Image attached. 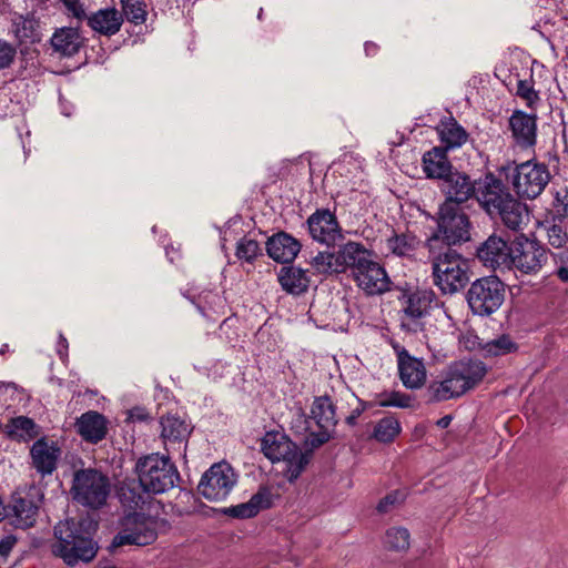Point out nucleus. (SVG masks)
Masks as SVG:
<instances>
[{
	"mask_svg": "<svg viewBox=\"0 0 568 568\" xmlns=\"http://www.w3.org/2000/svg\"><path fill=\"white\" fill-rule=\"evenodd\" d=\"M12 32L21 43H36L41 40L40 22L32 14L14 16Z\"/></svg>",
	"mask_w": 568,
	"mask_h": 568,
	"instance_id": "obj_33",
	"label": "nucleus"
},
{
	"mask_svg": "<svg viewBox=\"0 0 568 568\" xmlns=\"http://www.w3.org/2000/svg\"><path fill=\"white\" fill-rule=\"evenodd\" d=\"M310 235L318 243L334 246L342 237V230L334 213L328 209H318L306 221Z\"/></svg>",
	"mask_w": 568,
	"mask_h": 568,
	"instance_id": "obj_14",
	"label": "nucleus"
},
{
	"mask_svg": "<svg viewBox=\"0 0 568 568\" xmlns=\"http://www.w3.org/2000/svg\"><path fill=\"white\" fill-rule=\"evenodd\" d=\"M364 404H365V410L369 409V408H373L375 406H378L377 405V400H364Z\"/></svg>",
	"mask_w": 568,
	"mask_h": 568,
	"instance_id": "obj_64",
	"label": "nucleus"
},
{
	"mask_svg": "<svg viewBox=\"0 0 568 568\" xmlns=\"http://www.w3.org/2000/svg\"><path fill=\"white\" fill-rule=\"evenodd\" d=\"M540 227L546 231L547 241L550 246L556 250L566 247L568 242L567 224L559 222L556 216L546 213L545 220L540 223Z\"/></svg>",
	"mask_w": 568,
	"mask_h": 568,
	"instance_id": "obj_37",
	"label": "nucleus"
},
{
	"mask_svg": "<svg viewBox=\"0 0 568 568\" xmlns=\"http://www.w3.org/2000/svg\"><path fill=\"white\" fill-rule=\"evenodd\" d=\"M487 371L486 364L480 359L467 358L452 363L446 373L463 396L484 379Z\"/></svg>",
	"mask_w": 568,
	"mask_h": 568,
	"instance_id": "obj_13",
	"label": "nucleus"
},
{
	"mask_svg": "<svg viewBox=\"0 0 568 568\" xmlns=\"http://www.w3.org/2000/svg\"><path fill=\"white\" fill-rule=\"evenodd\" d=\"M123 23V14L115 8H104L92 12L88 17V26L101 36L112 37L116 34Z\"/></svg>",
	"mask_w": 568,
	"mask_h": 568,
	"instance_id": "obj_24",
	"label": "nucleus"
},
{
	"mask_svg": "<svg viewBox=\"0 0 568 568\" xmlns=\"http://www.w3.org/2000/svg\"><path fill=\"white\" fill-rule=\"evenodd\" d=\"M16 57V49L4 42L0 41V69H6L11 65Z\"/></svg>",
	"mask_w": 568,
	"mask_h": 568,
	"instance_id": "obj_52",
	"label": "nucleus"
},
{
	"mask_svg": "<svg viewBox=\"0 0 568 568\" xmlns=\"http://www.w3.org/2000/svg\"><path fill=\"white\" fill-rule=\"evenodd\" d=\"M335 253L339 273L351 268L353 276L355 272L365 267L366 262L371 258V252L363 244L353 241L342 245Z\"/></svg>",
	"mask_w": 568,
	"mask_h": 568,
	"instance_id": "obj_23",
	"label": "nucleus"
},
{
	"mask_svg": "<svg viewBox=\"0 0 568 568\" xmlns=\"http://www.w3.org/2000/svg\"><path fill=\"white\" fill-rule=\"evenodd\" d=\"M158 519L141 513L126 516L123 528L113 537L110 550L134 545L139 547L153 544L158 538Z\"/></svg>",
	"mask_w": 568,
	"mask_h": 568,
	"instance_id": "obj_11",
	"label": "nucleus"
},
{
	"mask_svg": "<svg viewBox=\"0 0 568 568\" xmlns=\"http://www.w3.org/2000/svg\"><path fill=\"white\" fill-rule=\"evenodd\" d=\"M134 470L140 486L146 494H163L180 480L179 470L171 458L158 453L140 457Z\"/></svg>",
	"mask_w": 568,
	"mask_h": 568,
	"instance_id": "obj_5",
	"label": "nucleus"
},
{
	"mask_svg": "<svg viewBox=\"0 0 568 568\" xmlns=\"http://www.w3.org/2000/svg\"><path fill=\"white\" fill-rule=\"evenodd\" d=\"M402 426L397 418L394 416H386L379 419L372 434V437L378 443L388 444L400 434Z\"/></svg>",
	"mask_w": 568,
	"mask_h": 568,
	"instance_id": "obj_41",
	"label": "nucleus"
},
{
	"mask_svg": "<svg viewBox=\"0 0 568 568\" xmlns=\"http://www.w3.org/2000/svg\"><path fill=\"white\" fill-rule=\"evenodd\" d=\"M6 433L11 439L27 443L38 437L40 427L30 417L17 416L6 425Z\"/></svg>",
	"mask_w": 568,
	"mask_h": 568,
	"instance_id": "obj_34",
	"label": "nucleus"
},
{
	"mask_svg": "<svg viewBox=\"0 0 568 568\" xmlns=\"http://www.w3.org/2000/svg\"><path fill=\"white\" fill-rule=\"evenodd\" d=\"M261 450L272 463H283L282 475L290 483H294L310 463L308 454L283 432H266L261 439Z\"/></svg>",
	"mask_w": 568,
	"mask_h": 568,
	"instance_id": "obj_3",
	"label": "nucleus"
},
{
	"mask_svg": "<svg viewBox=\"0 0 568 568\" xmlns=\"http://www.w3.org/2000/svg\"><path fill=\"white\" fill-rule=\"evenodd\" d=\"M436 224V231L426 241V246L430 254H435L436 250H440V244L447 248L470 240L471 223L462 207H454L450 203H443L437 212Z\"/></svg>",
	"mask_w": 568,
	"mask_h": 568,
	"instance_id": "obj_4",
	"label": "nucleus"
},
{
	"mask_svg": "<svg viewBox=\"0 0 568 568\" xmlns=\"http://www.w3.org/2000/svg\"><path fill=\"white\" fill-rule=\"evenodd\" d=\"M353 277L367 295H382L390 290L392 281L385 268L372 258Z\"/></svg>",
	"mask_w": 568,
	"mask_h": 568,
	"instance_id": "obj_16",
	"label": "nucleus"
},
{
	"mask_svg": "<svg viewBox=\"0 0 568 568\" xmlns=\"http://www.w3.org/2000/svg\"><path fill=\"white\" fill-rule=\"evenodd\" d=\"M392 347L393 349L395 351L396 355H397V363L399 364L400 361H404V354L405 355H409V353L406 351V348L404 346H402L399 343L397 342H392Z\"/></svg>",
	"mask_w": 568,
	"mask_h": 568,
	"instance_id": "obj_61",
	"label": "nucleus"
},
{
	"mask_svg": "<svg viewBox=\"0 0 568 568\" xmlns=\"http://www.w3.org/2000/svg\"><path fill=\"white\" fill-rule=\"evenodd\" d=\"M499 173L505 175V178H542L544 174L549 178L547 168L532 163V161H526L520 164L508 162L500 166Z\"/></svg>",
	"mask_w": 568,
	"mask_h": 568,
	"instance_id": "obj_38",
	"label": "nucleus"
},
{
	"mask_svg": "<svg viewBox=\"0 0 568 568\" xmlns=\"http://www.w3.org/2000/svg\"><path fill=\"white\" fill-rule=\"evenodd\" d=\"M423 169L426 178H452L453 165L446 149L434 146L423 155Z\"/></svg>",
	"mask_w": 568,
	"mask_h": 568,
	"instance_id": "obj_29",
	"label": "nucleus"
},
{
	"mask_svg": "<svg viewBox=\"0 0 568 568\" xmlns=\"http://www.w3.org/2000/svg\"><path fill=\"white\" fill-rule=\"evenodd\" d=\"M440 190L446 194L444 203H450L454 207H460L462 203L478 194L471 180H442Z\"/></svg>",
	"mask_w": 568,
	"mask_h": 568,
	"instance_id": "obj_31",
	"label": "nucleus"
},
{
	"mask_svg": "<svg viewBox=\"0 0 568 568\" xmlns=\"http://www.w3.org/2000/svg\"><path fill=\"white\" fill-rule=\"evenodd\" d=\"M365 52L367 55H373L377 52V45L373 42L365 43Z\"/></svg>",
	"mask_w": 568,
	"mask_h": 568,
	"instance_id": "obj_63",
	"label": "nucleus"
},
{
	"mask_svg": "<svg viewBox=\"0 0 568 568\" xmlns=\"http://www.w3.org/2000/svg\"><path fill=\"white\" fill-rule=\"evenodd\" d=\"M273 506V494L270 487L261 486L246 503L225 507L222 514L232 518L248 519L255 517L261 510Z\"/></svg>",
	"mask_w": 568,
	"mask_h": 568,
	"instance_id": "obj_19",
	"label": "nucleus"
},
{
	"mask_svg": "<svg viewBox=\"0 0 568 568\" xmlns=\"http://www.w3.org/2000/svg\"><path fill=\"white\" fill-rule=\"evenodd\" d=\"M83 37L77 28L62 27L50 39L53 51L61 57L75 55L83 45Z\"/></svg>",
	"mask_w": 568,
	"mask_h": 568,
	"instance_id": "obj_27",
	"label": "nucleus"
},
{
	"mask_svg": "<svg viewBox=\"0 0 568 568\" xmlns=\"http://www.w3.org/2000/svg\"><path fill=\"white\" fill-rule=\"evenodd\" d=\"M40 500L36 498V491H16L12 495V517L17 528L28 529L32 527L38 517Z\"/></svg>",
	"mask_w": 568,
	"mask_h": 568,
	"instance_id": "obj_17",
	"label": "nucleus"
},
{
	"mask_svg": "<svg viewBox=\"0 0 568 568\" xmlns=\"http://www.w3.org/2000/svg\"><path fill=\"white\" fill-rule=\"evenodd\" d=\"M149 419H151V416L145 407L134 406L128 410L129 422H146Z\"/></svg>",
	"mask_w": 568,
	"mask_h": 568,
	"instance_id": "obj_56",
	"label": "nucleus"
},
{
	"mask_svg": "<svg viewBox=\"0 0 568 568\" xmlns=\"http://www.w3.org/2000/svg\"><path fill=\"white\" fill-rule=\"evenodd\" d=\"M63 2L69 13L72 14V17H74L78 20L88 21L89 14H87L83 3H81L79 0H64Z\"/></svg>",
	"mask_w": 568,
	"mask_h": 568,
	"instance_id": "obj_53",
	"label": "nucleus"
},
{
	"mask_svg": "<svg viewBox=\"0 0 568 568\" xmlns=\"http://www.w3.org/2000/svg\"><path fill=\"white\" fill-rule=\"evenodd\" d=\"M357 405L352 409L351 414L345 418V423L349 427L357 425L358 417L365 412L364 400L353 394Z\"/></svg>",
	"mask_w": 568,
	"mask_h": 568,
	"instance_id": "obj_54",
	"label": "nucleus"
},
{
	"mask_svg": "<svg viewBox=\"0 0 568 568\" xmlns=\"http://www.w3.org/2000/svg\"><path fill=\"white\" fill-rule=\"evenodd\" d=\"M404 361L398 364L399 378L409 389L420 388L426 381V369L423 359L404 354Z\"/></svg>",
	"mask_w": 568,
	"mask_h": 568,
	"instance_id": "obj_30",
	"label": "nucleus"
},
{
	"mask_svg": "<svg viewBox=\"0 0 568 568\" xmlns=\"http://www.w3.org/2000/svg\"><path fill=\"white\" fill-rule=\"evenodd\" d=\"M476 256L486 267L509 270L510 242L494 233L477 247Z\"/></svg>",
	"mask_w": 568,
	"mask_h": 568,
	"instance_id": "obj_15",
	"label": "nucleus"
},
{
	"mask_svg": "<svg viewBox=\"0 0 568 568\" xmlns=\"http://www.w3.org/2000/svg\"><path fill=\"white\" fill-rule=\"evenodd\" d=\"M267 255L281 264L292 263L302 248V244L291 234L281 231L270 236L265 243Z\"/></svg>",
	"mask_w": 568,
	"mask_h": 568,
	"instance_id": "obj_20",
	"label": "nucleus"
},
{
	"mask_svg": "<svg viewBox=\"0 0 568 568\" xmlns=\"http://www.w3.org/2000/svg\"><path fill=\"white\" fill-rule=\"evenodd\" d=\"M436 132L446 151L460 148L468 139L467 131L452 115L440 119Z\"/></svg>",
	"mask_w": 568,
	"mask_h": 568,
	"instance_id": "obj_28",
	"label": "nucleus"
},
{
	"mask_svg": "<svg viewBox=\"0 0 568 568\" xmlns=\"http://www.w3.org/2000/svg\"><path fill=\"white\" fill-rule=\"evenodd\" d=\"M402 304L400 328L407 333L425 329V318L430 315L437 295L432 288H405L398 296Z\"/></svg>",
	"mask_w": 568,
	"mask_h": 568,
	"instance_id": "obj_9",
	"label": "nucleus"
},
{
	"mask_svg": "<svg viewBox=\"0 0 568 568\" xmlns=\"http://www.w3.org/2000/svg\"><path fill=\"white\" fill-rule=\"evenodd\" d=\"M332 430L329 428H318L317 432H310L304 439V453H307L311 458L314 449L320 448L333 438Z\"/></svg>",
	"mask_w": 568,
	"mask_h": 568,
	"instance_id": "obj_49",
	"label": "nucleus"
},
{
	"mask_svg": "<svg viewBox=\"0 0 568 568\" xmlns=\"http://www.w3.org/2000/svg\"><path fill=\"white\" fill-rule=\"evenodd\" d=\"M311 418L318 428H329L334 430L338 424V417L336 406L331 396L323 395L314 398L311 407Z\"/></svg>",
	"mask_w": 568,
	"mask_h": 568,
	"instance_id": "obj_32",
	"label": "nucleus"
},
{
	"mask_svg": "<svg viewBox=\"0 0 568 568\" xmlns=\"http://www.w3.org/2000/svg\"><path fill=\"white\" fill-rule=\"evenodd\" d=\"M427 396L429 403H439L462 396L459 390L454 386L453 381L445 374L443 381H433L427 387Z\"/></svg>",
	"mask_w": 568,
	"mask_h": 568,
	"instance_id": "obj_39",
	"label": "nucleus"
},
{
	"mask_svg": "<svg viewBox=\"0 0 568 568\" xmlns=\"http://www.w3.org/2000/svg\"><path fill=\"white\" fill-rule=\"evenodd\" d=\"M385 546L389 550L403 551L409 547V532L403 527H393L386 531Z\"/></svg>",
	"mask_w": 568,
	"mask_h": 568,
	"instance_id": "obj_47",
	"label": "nucleus"
},
{
	"mask_svg": "<svg viewBox=\"0 0 568 568\" xmlns=\"http://www.w3.org/2000/svg\"><path fill=\"white\" fill-rule=\"evenodd\" d=\"M235 255L240 261L253 263L263 255V250L256 240L244 236L236 243Z\"/></svg>",
	"mask_w": 568,
	"mask_h": 568,
	"instance_id": "obj_45",
	"label": "nucleus"
},
{
	"mask_svg": "<svg viewBox=\"0 0 568 568\" xmlns=\"http://www.w3.org/2000/svg\"><path fill=\"white\" fill-rule=\"evenodd\" d=\"M74 501L90 509H100L106 504L111 491L109 477L97 468H82L73 473L70 489Z\"/></svg>",
	"mask_w": 568,
	"mask_h": 568,
	"instance_id": "obj_7",
	"label": "nucleus"
},
{
	"mask_svg": "<svg viewBox=\"0 0 568 568\" xmlns=\"http://www.w3.org/2000/svg\"><path fill=\"white\" fill-rule=\"evenodd\" d=\"M308 156L302 155L294 160H286L283 162L278 175L296 176V175H310L318 176L321 174L326 175L323 168H317Z\"/></svg>",
	"mask_w": 568,
	"mask_h": 568,
	"instance_id": "obj_35",
	"label": "nucleus"
},
{
	"mask_svg": "<svg viewBox=\"0 0 568 568\" xmlns=\"http://www.w3.org/2000/svg\"><path fill=\"white\" fill-rule=\"evenodd\" d=\"M568 205V185L557 184L554 187V201L551 204V209H556L557 205Z\"/></svg>",
	"mask_w": 568,
	"mask_h": 568,
	"instance_id": "obj_55",
	"label": "nucleus"
},
{
	"mask_svg": "<svg viewBox=\"0 0 568 568\" xmlns=\"http://www.w3.org/2000/svg\"><path fill=\"white\" fill-rule=\"evenodd\" d=\"M311 416H307L302 408L298 409L296 418L292 423V428L308 430Z\"/></svg>",
	"mask_w": 568,
	"mask_h": 568,
	"instance_id": "obj_57",
	"label": "nucleus"
},
{
	"mask_svg": "<svg viewBox=\"0 0 568 568\" xmlns=\"http://www.w3.org/2000/svg\"><path fill=\"white\" fill-rule=\"evenodd\" d=\"M388 250L398 256L410 255L419 245V239L410 232L394 234L386 241Z\"/></svg>",
	"mask_w": 568,
	"mask_h": 568,
	"instance_id": "obj_40",
	"label": "nucleus"
},
{
	"mask_svg": "<svg viewBox=\"0 0 568 568\" xmlns=\"http://www.w3.org/2000/svg\"><path fill=\"white\" fill-rule=\"evenodd\" d=\"M481 351L486 356H504L517 352L518 344L508 334H501L481 345Z\"/></svg>",
	"mask_w": 568,
	"mask_h": 568,
	"instance_id": "obj_42",
	"label": "nucleus"
},
{
	"mask_svg": "<svg viewBox=\"0 0 568 568\" xmlns=\"http://www.w3.org/2000/svg\"><path fill=\"white\" fill-rule=\"evenodd\" d=\"M509 270L521 275H537L547 264L550 250L536 237L524 233L510 241Z\"/></svg>",
	"mask_w": 568,
	"mask_h": 568,
	"instance_id": "obj_10",
	"label": "nucleus"
},
{
	"mask_svg": "<svg viewBox=\"0 0 568 568\" xmlns=\"http://www.w3.org/2000/svg\"><path fill=\"white\" fill-rule=\"evenodd\" d=\"M550 180H513L516 193L520 197L534 200L546 187Z\"/></svg>",
	"mask_w": 568,
	"mask_h": 568,
	"instance_id": "obj_46",
	"label": "nucleus"
},
{
	"mask_svg": "<svg viewBox=\"0 0 568 568\" xmlns=\"http://www.w3.org/2000/svg\"><path fill=\"white\" fill-rule=\"evenodd\" d=\"M552 216H556V219L559 222H564L568 225V205L565 203V205H557L556 209H550L547 211Z\"/></svg>",
	"mask_w": 568,
	"mask_h": 568,
	"instance_id": "obj_60",
	"label": "nucleus"
},
{
	"mask_svg": "<svg viewBox=\"0 0 568 568\" xmlns=\"http://www.w3.org/2000/svg\"><path fill=\"white\" fill-rule=\"evenodd\" d=\"M432 255V275L440 292L453 295L464 290L470 280L466 260L452 247Z\"/></svg>",
	"mask_w": 568,
	"mask_h": 568,
	"instance_id": "obj_6",
	"label": "nucleus"
},
{
	"mask_svg": "<svg viewBox=\"0 0 568 568\" xmlns=\"http://www.w3.org/2000/svg\"><path fill=\"white\" fill-rule=\"evenodd\" d=\"M377 405L379 407H398L409 408L412 407L413 397L408 394L400 393L397 390L384 392L377 396Z\"/></svg>",
	"mask_w": 568,
	"mask_h": 568,
	"instance_id": "obj_48",
	"label": "nucleus"
},
{
	"mask_svg": "<svg viewBox=\"0 0 568 568\" xmlns=\"http://www.w3.org/2000/svg\"><path fill=\"white\" fill-rule=\"evenodd\" d=\"M556 265L555 274L564 283H568V247L559 248L557 252H550Z\"/></svg>",
	"mask_w": 568,
	"mask_h": 568,
	"instance_id": "obj_50",
	"label": "nucleus"
},
{
	"mask_svg": "<svg viewBox=\"0 0 568 568\" xmlns=\"http://www.w3.org/2000/svg\"><path fill=\"white\" fill-rule=\"evenodd\" d=\"M505 296L506 284L498 276L488 275L470 283L466 302L474 315L488 317L500 308Z\"/></svg>",
	"mask_w": 568,
	"mask_h": 568,
	"instance_id": "obj_8",
	"label": "nucleus"
},
{
	"mask_svg": "<svg viewBox=\"0 0 568 568\" xmlns=\"http://www.w3.org/2000/svg\"><path fill=\"white\" fill-rule=\"evenodd\" d=\"M236 481L237 475L229 463H215L202 475L197 491L210 501L223 500Z\"/></svg>",
	"mask_w": 568,
	"mask_h": 568,
	"instance_id": "obj_12",
	"label": "nucleus"
},
{
	"mask_svg": "<svg viewBox=\"0 0 568 568\" xmlns=\"http://www.w3.org/2000/svg\"><path fill=\"white\" fill-rule=\"evenodd\" d=\"M98 527V521L89 516L59 521L54 526L55 542L52 545V554L71 567L80 561H92L99 550L98 542L93 539Z\"/></svg>",
	"mask_w": 568,
	"mask_h": 568,
	"instance_id": "obj_1",
	"label": "nucleus"
},
{
	"mask_svg": "<svg viewBox=\"0 0 568 568\" xmlns=\"http://www.w3.org/2000/svg\"><path fill=\"white\" fill-rule=\"evenodd\" d=\"M140 483L131 480L123 481L118 488V498L121 505L129 510L136 513L138 509H142L145 504V497Z\"/></svg>",
	"mask_w": 568,
	"mask_h": 568,
	"instance_id": "obj_36",
	"label": "nucleus"
},
{
	"mask_svg": "<svg viewBox=\"0 0 568 568\" xmlns=\"http://www.w3.org/2000/svg\"><path fill=\"white\" fill-rule=\"evenodd\" d=\"M161 438L165 445H181L187 443L192 433V427L189 423L178 415L168 414L160 419Z\"/></svg>",
	"mask_w": 568,
	"mask_h": 568,
	"instance_id": "obj_26",
	"label": "nucleus"
},
{
	"mask_svg": "<svg viewBox=\"0 0 568 568\" xmlns=\"http://www.w3.org/2000/svg\"><path fill=\"white\" fill-rule=\"evenodd\" d=\"M108 424L109 422L103 414L97 410H88L77 418L74 426L84 442L98 444L106 437Z\"/></svg>",
	"mask_w": 568,
	"mask_h": 568,
	"instance_id": "obj_22",
	"label": "nucleus"
},
{
	"mask_svg": "<svg viewBox=\"0 0 568 568\" xmlns=\"http://www.w3.org/2000/svg\"><path fill=\"white\" fill-rule=\"evenodd\" d=\"M61 449L54 442L45 437L37 439L30 449L32 466L42 477L52 475L58 466Z\"/></svg>",
	"mask_w": 568,
	"mask_h": 568,
	"instance_id": "obj_18",
	"label": "nucleus"
},
{
	"mask_svg": "<svg viewBox=\"0 0 568 568\" xmlns=\"http://www.w3.org/2000/svg\"><path fill=\"white\" fill-rule=\"evenodd\" d=\"M308 271L295 265L282 266L277 273V281L284 292L300 296L308 291L311 278Z\"/></svg>",
	"mask_w": 568,
	"mask_h": 568,
	"instance_id": "obj_25",
	"label": "nucleus"
},
{
	"mask_svg": "<svg viewBox=\"0 0 568 568\" xmlns=\"http://www.w3.org/2000/svg\"><path fill=\"white\" fill-rule=\"evenodd\" d=\"M476 199L491 217H499L514 232L523 230L528 222L527 205L514 197L503 180H489Z\"/></svg>",
	"mask_w": 568,
	"mask_h": 568,
	"instance_id": "obj_2",
	"label": "nucleus"
},
{
	"mask_svg": "<svg viewBox=\"0 0 568 568\" xmlns=\"http://www.w3.org/2000/svg\"><path fill=\"white\" fill-rule=\"evenodd\" d=\"M122 14L134 24H142L146 20V3L142 0H121Z\"/></svg>",
	"mask_w": 568,
	"mask_h": 568,
	"instance_id": "obj_44",
	"label": "nucleus"
},
{
	"mask_svg": "<svg viewBox=\"0 0 568 568\" xmlns=\"http://www.w3.org/2000/svg\"><path fill=\"white\" fill-rule=\"evenodd\" d=\"M311 266L316 274L331 275L339 273L335 252H318L311 261Z\"/></svg>",
	"mask_w": 568,
	"mask_h": 568,
	"instance_id": "obj_43",
	"label": "nucleus"
},
{
	"mask_svg": "<svg viewBox=\"0 0 568 568\" xmlns=\"http://www.w3.org/2000/svg\"><path fill=\"white\" fill-rule=\"evenodd\" d=\"M452 419L450 415H445L437 420L436 425L440 428H447L450 425Z\"/></svg>",
	"mask_w": 568,
	"mask_h": 568,
	"instance_id": "obj_62",
	"label": "nucleus"
},
{
	"mask_svg": "<svg viewBox=\"0 0 568 568\" xmlns=\"http://www.w3.org/2000/svg\"><path fill=\"white\" fill-rule=\"evenodd\" d=\"M509 128L515 143L523 148H531L537 140V118L516 110L509 118Z\"/></svg>",
	"mask_w": 568,
	"mask_h": 568,
	"instance_id": "obj_21",
	"label": "nucleus"
},
{
	"mask_svg": "<svg viewBox=\"0 0 568 568\" xmlns=\"http://www.w3.org/2000/svg\"><path fill=\"white\" fill-rule=\"evenodd\" d=\"M517 95L526 101L528 108H534L539 100L538 92L534 89V84L529 80L518 81Z\"/></svg>",
	"mask_w": 568,
	"mask_h": 568,
	"instance_id": "obj_51",
	"label": "nucleus"
},
{
	"mask_svg": "<svg viewBox=\"0 0 568 568\" xmlns=\"http://www.w3.org/2000/svg\"><path fill=\"white\" fill-rule=\"evenodd\" d=\"M17 544V537L13 535H7L0 539V555L7 557Z\"/></svg>",
	"mask_w": 568,
	"mask_h": 568,
	"instance_id": "obj_59",
	"label": "nucleus"
},
{
	"mask_svg": "<svg viewBox=\"0 0 568 568\" xmlns=\"http://www.w3.org/2000/svg\"><path fill=\"white\" fill-rule=\"evenodd\" d=\"M396 503H397V493L396 491L390 493L379 500L376 509L378 510V513L384 514V513H387L389 510L390 506L395 505Z\"/></svg>",
	"mask_w": 568,
	"mask_h": 568,
	"instance_id": "obj_58",
	"label": "nucleus"
}]
</instances>
